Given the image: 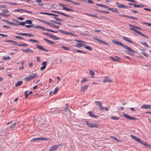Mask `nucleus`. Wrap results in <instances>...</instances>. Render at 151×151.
<instances>
[{
  "label": "nucleus",
  "instance_id": "nucleus-4",
  "mask_svg": "<svg viewBox=\"0 0 151 151\" xmlns=\"http://www.w3.org/2000/svg\"><path fill=\"white\" fill-rule=\"evenodd\" d=\"M37 76L36 73H32L30 75L25 78L24 80L26 81H29L35 78Z\"/></svg>",
  "mask_w": 151,
  "mask_h": 151
},
{
  "label": "nucleus",
  "instance_id": "nucleus-47",
  "mask_svg": "<svg viewBox=\"0 0 151 151\" xmlns=\"http://www.w3.org/2000/svg\"><path fill=\"white\" fill-rule=\"evenodd\" d=\"M88 81V80L87 78H83L82 81H81V82L82 83L85 82H86L87 81Z\"/></svg>",
  "mask_w": 151,
  "mask_h": 151
},
{
  "label": "nucleus",
  "instance_id": "nucleus-2",
  "mask_svg": "<svg viewBox=\"0 0 151 151\" xmlns=\"http://www.w3.org/2000/svg\"><path fill=\"white\" fill-rule=\"evenodd\" d=\"M130 137L132 139H134L135 141L145 145L146 147H147L148 144L146 142H144L143 141L141 140L140 139L132 135H130Z\"/></svg>",
  "mask_w": 151,
  "mask_h": 151
},
{
  "label": "nucleus",
  "instance_id": "nucleus-50",
  "mask_svg": "<svg viewBox=\"0 0 151 151\" xmlns=\"http://www.w3.org/2000/svg\"><path fill=\"white\" fill-rule=\"evenodd\" d=\"M2 11L4 13H8L9 11L7 9H1Z\"/></svg>",
  "mask_w": 151,
  "mask_h": 151
},
{
  "label": "nucleus",
  "instance_id": "nucleus-60",
  "mask_svg": "<svg viewBox=\"0 0 151 151\" xmlns=\"http://www.w3.org/2000/svg\"><path fill=\"white\" fill-rule=\"evenodd\" d=\"M0 35L3 37H6L8 36V35H6L4 34L1 33H0Z\"/></svg>",
  "mask_w": 151,
  "mask_h": 151
},
{
  "label": "nucleus",
  "instance_id": "nucleus-3",
  "mask_svg": "<svg viewBox=\"0 0 151 151\" xmlns=\"http://www.w3.org/2000/svg\"><path fill=\"white\" fill-rule=\"evenodd\" d=\"M129 26L131 27H129V28L130 29L132 30L135 32H136L137 33L141 35L142 36L145 37L147 39L149 38V37H148L145 35L144 34L142 33L139 31H137V30H136L135 29H134V26H133L130 24H129Z\"/></svg>",
  "mask_w": 151,
  "mask_h": 151
},
{
  "label": "nucleus",
  "instance_id": "nucleus-26",
  "mask_svg": "<svg viewBox=\"0 0 151 151\" xmlns=\"http://www.w3.org/2000/svg\"><path fill=\"white\" fill-rule=\"evenodd\" d=\"M63 9L67 11H70L72 12H74V10L73 9H70L65 7H63Z\"/></svg>",
  "mask_w": 151,
  "mask_h": 151
},
{
  "label": "nucleus",
  "instance_id": "nucleus-7",
  "mask_svg": "<svg viewBox=\"0 0 151 151\" xmlns=\"http://www.w3.org/2000/svg\"><path fill=\"white\" fill-rule=\"evenodd\" d=\"M86 124L90 127H98L97 125L95 123H93L92 122H89L87 121H86Z\"/></svg>",
  "mask_w": 151,
  "mask_h": 151
},
{
  "label": "nucleus",
  "instance_id": "nucleus-56",
  "mask_svg": "<svg viewBox=\"0 0 151 151\" xmlns=\"http://www.w3.org/2000/svg\"><path fill=\"white\" fill-rule=\"evenodd\" d=\"M46 67V66L45 65H43L40 68V69L41 70H43L45 69Z\"/></svg>",
  "mask_w": 151,
  "mask_h": 151
},
{
  "label": "nucleus",
  "instance_id": "nucleus-21",
  "mask_svg": "<svg viewBox=\"0 0 151 151\" xmlns=\"http://www.w3.org/2000/svg\"><path fill=\"white\" fill-rule=\"evenodd\" d=\"M116 4L118 5L117 6V7L119 8H128V7L127 6H124L123 4H119L118 2H116Z\"/></svg>",
  "mask_w": 151,
  "mask_h": 151
},
{
  "label": "nucleus",
  "instance_id": "nucleus-23",
  "mask_svg": "<svg viewBox=\"0 0 151 151\" xmlns=\"http://www.w3.org/2000/svg\"><path fill=\"white\" fill-rule=\"evenodd\" d=\"M151 108V106L150 105H143L141 107V108H144L145 109H150Z\"/></svg>",
  "mask_w": 151,
  "mask_h": 151
},
{
  "label": "nucleus",
  "instance_id": "nucleus-49",
  "mask_svg": "<svg viewBox=\"0 0 151 151\" xmlns=\"http://www.w3.org/2000/svg\"><path fill=\"white\" fill-rule=\"evenodd\" d=\"M47 15L50 16H58V15H56L54 14H52L51 13H48Z\"/></svg>",
  "mask_w": 151,
  "mask_h": 151
},
{
  "label": "nucleus",
  "instance_id": "nucleus-57",
  "mask_svg": "<svg viewBox=\"0 0 151 151\" xmlns=\"http://www.w3.org/2000/svg\"><path fill=\"white\" fill-rule=\"evenodd\" d=\"M28 91H26L24 92V94L25 95V99H27L28 97L29 94H27Z\"/></svg>",
  "mask_w": 151,
  "mask_h": 151
},
{
  "label": "nucleus",
  "instance_id": "nucleus-63",
  "mask_svg": "<svg viewBox=\"0 0 151 151\" xmlns=\"http://www.w3.org/2000/svg\"><path fill=\"white\" fill-rule=\"evenodd\" d=\"M66 35H71L72 36H74V35L73 34L68 32H67Z\"/></svg>",
  "mask_w": 151,
  "mask_h": 151
},
{
  "label": "nucleus",
  "instance_id": "nucleus-25",
  "mask_svg": "<svg viewBox=\"0 0 151 151\" xmlns=\"http://www.w3.org/2000/svg\"><path fill=\"white\" fill-rule=\"evenodd\" d=\"M23 81H18L15 84V86L16 87H18L21 85L22 84Z\"/></svg>",
  "mask_w": 151,
  "mask_h": 151
},
{
  "label": "nucleus",
  "instance_id": "nucleus-24",
  "mask_svg": "<svg viewBox=\"0 0 151 151\" xmlns=\"http://www.w3.org/2000/svg\"><path fill=\"white\" fill-rule=\"evenodd\" d=\"M40 29H41L42 30H46V31H47L50 32H54V31L53 30H51V29H46L44 27H42L41 26H40Z\"/></svg>",
  "mask_w": 151,
  "mask_h": 151
},
{
  "label": "nucleus",
  "instance_id": "nucleus-20",
  "mask_svg": "<svg viewBox=\"0 0 151 151\" xmlns=\"http://www.w3.org/2000/svg\"><path fill=\"white\" fill-rule=\"evenodd\" d=\"M129 4L131 5H133L134 7H143L145 6L144 5H142V4L136 5L131 3H129Z\"/></svg>",
  "mask_w": 151,
  "mask_h": 151
},
{
  "label": "nucleus",
  "instance_id": "nucleus-44",
  "mask_svg": "<svg viewBox=\"0 0 151 151\" xmlns=\"http://www.w3.org/2000/svg\"><path fill=\"white\" fill-rule=\"evenodd\" d=\"M51 37L52 39H53L54 40H59V38L57 37H56L54 35H52Z\"/></svg>",
  "mask_w": 151,
  "mask_h": 151
},
{
  "label": "nucleus",
  "instance_id": "nucleus-17",
  "mask_svg": "<svg viewBox=\"0 0 151 151\" xmlns=\"http://www.w3.org/2000/svg\"><path fill=\"white\" fill-rule=\"evenodd\" d=\"M103 82L104 83L107 82H112V81L109 77L106 76L104 77V79L103 80Z\"/></svg>",
  "mask_w": 151,
  "mask_h": 151
},
{
  "label": "nucleus",
  "instance_id": "nucleus-10",
  "mask_svg": "<svg viewBox=\"0 0 151 151\" xmlns=\"http://www.w3.org/2000/svg\"><path fill=\"white\" fill-rule=\"evenodd\" d=\"M43 22L45 24H47L49 26L53 27H55L57 29H58L59 28V26L55 25L54 24H53L51 23H50L45 21H43Z\"/></svg>",
  "mask_w": 151,
  "mask_h": 151
},
{
  "label": "nucleus",
  "instance_id": "nucleus-30",
  "mask_svg": "<svg viewBox=\"0 0 151 151\" xmlns=\"http://www.w3.org/2000/svg\"><path fill=\"white\" fill-rule=\"evenodd\" d=\"M43 39L45 41L47 42H48L50 44H54L55 43V42L52 41H51L50 40H48L47 39L45 38H43Z\"/></svg>",
  "mask_w": 151,
  "mask_h": 151
},
{
  "label": "nucleus",
  "instance_id": "nucleus-33",
  "mask_svg": "<svg viewBox=\"0 0 151 151\" xmlns=\"http://www.w3.org/2000/svg\"><path fill=\"white\" fill-rule=\"evenodd\" d=\"M88 114H89V116H91V117H94V118H96V116L94 115H93V114H92V112H91V111H89L88 112Z\"/></svg>",
  "mask_w": 151,
  "mask_h": 151
},
{
  "label": "nucleus",
  "instance_id": "nucleus-42",
  "mask_svg": "<svg viewBox=\"0 0 151 151\" xmlns=\"http://www.w3.org/2000/svg\"><path fill=\"white\" fill-rule=\"evenodd\" d=\"M29 41L33 43H38V42L37 40H35L33 39H30L29 40Z\"/></svg>",
  "mask_w": 151,
  "mask_h": 151
},
{
  "label": "nucleus",
  "instance_id": "nucleus-6",
  "mask_svg": "<svg viewBox=\"0 0 151 151\" xmlns=\"http://www.w3.org/2000/svg\"><path fill=\"white\" fill-rule=\"evenodd\" d=\"M124 47L127 49L129 53L128 54H129L133 55L135 53V51L130 48L129 47L125 45Z\"/></svg>",
  "mask_w": 151,
  "mask_h": 151
},
{
  "label": "nucleus",
  "instance_id": "nucleus-32",
  "mask_svg": "<svg viewBox=\"0 0 151 151\" xmlns=\"http://www.w3.org/2000/svg\"><path fill=\"white\" fill-rule=\"evenodd\" d=\"M16 127V123H13L10 125V127L11 129L14 128Z\"/></svg>",
  "mask_w": 151,
  "mask_h": 151
},
{
  "label": "nucleus",
  "instance_id": "nucleus-8",
  "mask_svg": "<svg viewBox=\"0 0 151 151\" xmlns=\"http://www.w3.org/2000/svg\"><path fill=\"white\" fill-rule=\"evenodd\" d=\"M52 12H54L55 13H56L58 14H59L61 15H62L63 16H65L66 17H70V15H68L62 12H61L60 11H54V10H51V11Z\"/></svg>",
  "mask_w": 151,
  "mask_h": 151
},
{
  "label": "nucleus",
  "instance_id": "nucleus-29",
  "mask_svg": "<svg viewBox=\"0 0 151 151\" xmlns=\"http://www.w3.org/2000/svg\"><path fill=\"white\" fill-rule=\"evenodd\" d=\"M108 10L114 12H118V9L116 8H110L108 9Z\"/></svg>",
  "mask_w": 151,
  "mask_h": 151
},
{
  "label": "nucleus",
  "instance_id": "nucleus-61",
  "mask_svg": "<svg viewBox=\"0 0 151 151\" xmlns=\"http://www.w3.org/2000/svg\"><path fill=\"white\" fill-rule=\"evenodd\" d=\"M142 54L144 56H146V57H148V55L146 52H143L142 53Z\"/></svg>",
  "mask_w": 151,
  "mask_h": 151
},
{
  "label": "nucleus",
  "instance_id": "nucleus-39",
  "mask_svg": "<svg viewBox=\"0 0 151 151\" xmlns=\"http://www.w3.org/2000/svg\"><path fill=\"white\" fill-rule=\"evenodd\" d=\"M111 118L113 120H118L119 119V117L116 116H112L111 117Z\"/></svg>",
  "mask_w": 151,
  "mask_h": 151
},
{
  "label": "nucleus",
  "instance_id": "nucleus-31",
  "mask_svg": "<svg viewBox=\"0 0 151 151\" xmlns=\"http://www.w3.org/2000/svg\"><path fill=\"white\" fill-rule=\"evenodd\" d=\"M140 43L144 46H145L146 47L148 48L149 47V46L148 45L147 42H141Z\"/></svg>",
  "mask_w": 151,
  "mask_h": 151
},
{
  "label": "nucleus",
  "instance_id": "nucleus-48",
  "mask_svg": "<svg viewBox=\"0 0 151 151\" xmlns=\"http://www.w3.org/2000/svg\"><path fill=\"white\" fill-rule=\"evenodd\" d=\"M32 22L30 20H27L25 22V23L28 24H31L32 23Z\"/></svg>",
  "mask_w": 151,
  "mask_h": 151
},
{
  "label": "nucleus",
  "instance_id": "nucleus-43",
  "mask_svg": "<svg viewBox=\"0 0 151 151\" xmlns=\"http://www.w3.org/2000/svg\"><path fill=\"white\" fill-rule=\"evenodd\" d=\"M126 17L129 18L130 19H134L136 20H138V18H136V17H131V16H126Z\"/></svg>",
  "mask_w": 151,
  "mask_h": 151
},
{
  "label": "nucleus",
  "instance_id": "nucleus-40",
  "mask_svg": "<svg viewBox=\"0 0 151 151\" xmlns=\"http://www.w3.org/2000/svg\"><path fill=\"white\" fill-rule=\"evenodd\" d=\"M61 47L65 50H70L68 47L64 46H61Z\"/></svg>",
  "mask_w": 151,
  "mask_h": 151
},
{
  "label": "nucleus",
  "instance_id": "nucleus-1",
  "mask_svg": "<svg viewBox=\"0 0 151 151\" xmlns=\"http://www.w3.org/2000/svg\"><path fill=\"white\" fill-rule=\"evenodd\" d=\"M130 137L132 139H134L135 141L145 145L146 147H147L148 144L146 142H144L143 141L141 140L140 139L132 135H130Z\"/></svg>",
  "mask_w": 151,
  "mask_h": 151
},
{
  "label": "nucleus",
  "instance_id": "nucleus-35",
  "mask_svg": "<svg viewBox=\"0 0 151 151\" xmlns=\"http://www.w3.org/2000/svg\"><path fill=\"white\" fill-rule=\"evenodd\" d=\"M18 45L19 46H22L24 47H27L28 46V45L26 43H24V44H19Z\"/></svg>",
  "mask_w": 151,
  "mask_h": 151
},
{
  "label": "nucleus",
  "instance_id": "nucleus-53",
  "mask_svg": "<svg viewBox=\"0 0 151 151\" xmlns=\"http://www.w3.org/2000/svg\"><path fill=\"white\" fill-rule=\"evenodd\" d=\"M18 22L19 23V25H22V26H24L25 25V22H19H19Z\"/></svg>",
  "mask_w": 151,
  "mask_h": 151
},
{
  "label": "nucleus",
  "instance_id": "nucleus-15",
  "mask_svg": "<svg viewBox=\"0 0 151 151\" xmlns=\"http://www.w3.org/2000/svg\"><path fill=\"white\" fill-rule=\"evenodd\" d=\"M36 46H37V47L39 49L41 50H43L44 51L46 52H48V50L47 49H45L41 45H40L39 44H37Z\"/></svg>",
  "mask_w": 151,
  "mask_h": 151
},
{
  "label": "nucleus",
  "instance_id": "nucleus-12",
  "mask_svg": "<svg viewBox=\"0 0 151 151\" xmlns=\"http://www.w3.org/2000/svg\"><path fill=\"white\" fill-rule=\"evenodd\" d=\"M59 146V145H55L52 146L50 147V149L48 151H54L55 150H57Z\"/></svg>",
  "mask_w": 151,
  "mask_h": 151
},
{
  "label": "nucleus",
  "instance_id": "nucleus-9",
  "mask_svg": "<svg viewBox=\"0 0 151 151\" xmlns=\"http://www.w3.org/2000/svg\"><path fill=\"white\" fill-rule=\"evenodd\" d=\"M93 39L94 40H96L98 42L100 43H102V44H104V45H109V44L106 42H105V41H103L97 38H93Z\"/></svg>",
  "mask_w": 151,
  "mask_h": 151
},
{
  "label": "nucleus",
  "instance_id": "nucleus-22",
  "mask_svg": "<svg viewBox=\"0 0 151 151\" xmlns=\"http://www.w3.org/2000/svg\"><path fill=\"white\" fill-rule=\"evenodd\" d=\"M88 85H85L81 87V91L83 92L88 87Z\"/></svg>",
  "mask_w": 151,
  "mask_h": 151
},
{
  "label": "nucleus",
  "instance_id": "nucleus-16",
  "mask_svg": "<svg viewBox=\"0 0 151 151\" xmlns=\"http://www.w3.org/2000/svg\"><path fill=\"white\" fill-rule=\"evenodd\" d=\"M122 38L125 41L131 43H135L134 42L132 41L131 40L129 39V38L127 37H123Z\"/></svg>",
  "mask_w": 151,
  "mask_h": 151
},
{
  "label": "nucleus",
  "instance_id": "nucleus-41",
  "mask_svg": "<svg viewBox=\"0 0 151 151\" xmlns=\"http://www.w3.org/2000/svg\"><path fill=\"white\" fill-rule=\"evenodd\" d=\"M3 58L5 60H8L10 59V57L9 56H3Z\"/></svg>",
  "mask_w": 151,
  "mask_h": 151
},
{
  "label": "nucleus",
  "instance_id": "nucleus-28",
  "mask_svg": "<svg viewBox=\"0 0 151 151\" xmlns=\"http://www.w3.org/2000/svg\"><path fill=\"white\" fill-rule=\"evenodd\" d=\"M84 47L89 51H92L93 50L92 48L90 46L84 45Z\"/></svg>",
  "mask_w": 151,
  "mask_h": 151
},
{
  "label": "nucleus",
  "instance_id": "nucleus-36",
  "mask_svg": "<svg viewBox=\"0 0 151 151\" xmlns=\"http://www.w3.org/2000/svg\"><path fill=\"white\" fill-rule=\"evenodd\" d=\"M89 73L91 76H94L95 74L94 72L91 70H89Z\"/></svg>",
  "mask_w": 151,
  "mask_h": 151
},
{
  "label": "nucleus",
  "instance_id": "nucleus-46",
  "mask_svg": "<svg viewBox=\"0 0 151 151\" xmlns=\"http://www.w3.org/2000/svg\"><path fill=\"white\" fill-rule=\"evenodd\" d=\"M116 57L117 58H118L119 60L116 59L114 57H112V56L110 57V58H111L112 60H114V61H119V60L120 59V58H119L118 57H116Z\"/></svg>",
  "mask_w": 151,
  "mask_h": 151
},
{
  "label": "nucleus",
  "instance_id": "nucleus-19",
  "mask_svg": "<svg viewBox=\"0 0 151 151\" xmlns=\"http://www.w3.org/2000/svg\"><path fill=\"white\" fill-rule=\"evenodd\" d=\"M72 51H73V52H79L80 53H83V54L86 53L85 52L83 51L78 50H76V49H72Z\"/></svg>",
  "mask_w": 151,
  "mask_h": 151
},
{
  "label": "nucleus",
  "instance_id": "nucleus-51",
  "mask_svg": "<svg viewBox=\"0 0 151 151\" xmlns=\"http://www.w3.org/2000/svg\"><path fill=\"white\" fill-rule=\"evenodd\" d=\"M59 88H58L57 87H56L53 93L55 94L58 91V90Z\"/></svg>",
  "mask_w": 151,
  "mask_h": 151
},
{
  "label": "nucleus",
  "instance_id": "nucleus-13",
  "mask_svg": "<svg viewBox=\"0 0 151 151\" xmlns=\"http://www.w3.org/2000/svg\"><path fill=\"white\" fill-rule=\"evenodd\" d=\"M112 42L113 43L116 44L117 45L121 46L124 47V46H125V45H124L121 42L119 41H118L116 40H114V41H113Z\"/></svg>",
  "mask_w": 151,
  "mask_h": 151
},
{
  "label": "nucleus",
  "instance_id": "nucleus-64",
  "mask_svg": "<svg viewBox=\"0 0 151 151\" xmlns=\"http://www.w3.org/2000/svg\"><path fill=\"white\" fill-rule=\"evenodd\" d=\"M10 24H11V25H13L14 26H17L18 25V24H17L15 23H12V22H10Z\"/></svg>",
  "mask_w": 151,
  "mask_h": 151
},
{
  "label": "nucleus",
  "instance_id": "nucleus-18",
  "mask_svg": "<svg viewBox=\"0 0 151 151\" xmlns=\"http://www.w3.org/2000/svg\"><path fill=\"white\" fill-rule=\"evenodd\" d=\"M22 50L24 52H30L31 53H33V51L30 48H27L26 49H23Z\"/></svg>",
  "mask_w": 151,
  "mask_h": 151
},
{
  "label": "nucleus",
  "instance_id": "nucleus-45",
  "mask_svg": "<svg viewBox=\"0 0 151 151\" xmlns=\"http://www.w3.org/2000/svg\"><path fill=\"white\" fill-rule=\"evenodd\" d=\"M10 14H4V13H2L0 12V15L2 16H3L5 17L9 16H10Z\"/></svg>",
  "mask_w": 151,
  "mask_h": 151
},
{
  "label": "nucleus",
  "instance_id": "nucleus-27",
  "mask_svg": "<svg viewBox=\"0 0 151 151\" xmlns=\"http://www.w3.org/2000/svg\"><path fill=\"white\" fill-rule=\"evenodd\" d=\"M36 2L38 3V4H37V5L38 6H42L44 5V4L42 3L41 0H36Z\"/></svg>",
  "mask_w": 151,
  "mask_h": 151
},
{
  "label": "nucleus",
  "instance_id": "nucleus-62",
  "mask_svg": "<svg viewBox=\"0 0 151 151\" xmlns=\"http://www.w3.org/2000/svg\"><path fill=\"white\" fill-rule=\"evenodd\" d=\"M9 4L11 5H17V4L14 3L13 2H10L9 3Z\"/></svg>",
  "mask_w": 151,
  "mask_h": 151
},
{
  "label": "nucleus",
  "instance_id": "nucleus-5",
  "mask_svg": "<svg viewBox=\"0 0 151 151\" xmlns=\"http://www.w3.org/2000/svg\"><path fill=\"white\" fill-rule=\"evenodd\" d=\"M75 41H77L78 42V43L76 44L75 45V47H84L85 45L84 43L85 42L83 41H81L80 40H75Z\"/></svg>",
  "mask_w": 151,
  "mask_h": 151
},
{
  "label": "nucleus",
  "instance_id": "nucleus-11",
  "mask_svg": "<svg viewBox=\"0 0 151 151\" xmlns=\"http://www.w3.org/2000/svg\"><path fill=\"white\" fill-rule=\"evenodd\" d=\"M123 116H124L125 118H127L128 119H129L131 120H133L134 119H136V118L132 117L129 116V115L124 113L123 114Z\"/></svg>",
  "mask_w": 151,
  "mask_h": 151
},
{
  "label": "nucleus",
  "instance_id": "nucleus-38",
  "mask_svg": "<svg viewBox=\"0 0 151 151\" xmlns=\"http://www.w3.org/2000/svg\"><path fill=\"white\" fill-rule=\"evenodd\" d=\"M95 103L96 104L99 106L102 104V103L101 102L99 101H95Z\"/></svg>",
  "mask_w": 151,
  "mask_h": 151
},
{
  "label": "nucleus",
  "instance_id": "nucleus-34",
  "mask_svg": "<svg viewBox=\"0 0 151 151\" xmlns=\"http://www.w3.org/2000/svg\"><path fill=\"white\" fill-rule=\"evenodd\" d=\"M86 14L88 15V16H91V17H95V18H99V17L97 16L96 14H93V15H91V14H87V13H86L85 14Z\"/></svg>",
  "mask_w": 151,
  "mask_h": 151
},
{
  "label": "nucleus",
  "instance_id": "nucleus-52",
  "mask_svg": "<svg viewBox=\"0 0 151 151\" xmlns=\"http://www.w3.org/2000/svg\"><path fill=\"white\" fill-rule=\"evenodd\" d=\"M134 28L135 29H136L140 30H142V28L137 26H134Z\"/></svg>",
  "mask_w": 151,
  "mask_h": 151
},
{
  "label": "nucleus",
  "instance_id": "nucleus-54",
  "mask_svg": "<svg viewBox=\"0 0 151 151\" xmlns=\"http://www.w3.org/2000/svg\"><path fill=\"white\" fill-rule=\"evenodd\" d=\"M142 23L151 27V23L143 22Z\"/></svg>",
  "mask_w": 151,
  "mask_h": 151
},
{
  "label": "nucleus",
  "instance_id": "nucleus-58",
  "mask_svg": "<svg viewBox=\"0 0 151 151\" xmlns=\"http://www.w3.org/2000/svg\"><path fill=\"white\" fill-rule=\"evenodd\" d=\"M23 11L25 12H26L27 13H28L31 14L32 13V11H29L27 10H24Z\"/></svg>",
  "mask_w": 151,
  "mask_h": 151
},
{
  "label": "nucleus",
  "instance_id": "nucleus-55",
  "mask_svg": "<svg viewBox=\"0 0 151 151\" xmlns=\"http://www.w3.org/2000/svg\"><path fill=\"white\" fill-rule=\"evenodd\" d=\"M15 37L19 39L22 40H24V38L23 37H21L18 36H15Z\"/></svg>",
  "mask_w": 151,
  "mask_h": 151
},
{
  "label": "nucleus",
  "instance_id": "nucleus-59",
  "mask_svg": "<svg viewBox=\"0 0 151 151\" xmlns=\"http://www.w3.org/2000/svg\"><path fill=\"white\" fill-rule=\"evenodd\" d=\"M2 21L3 22L7 23V24H10V22L9 21H8L6 19H3L2 20Z\"/></svg>",
  "mask_w": 151,
  "mask_h": 151
},
{
  "label": "nucleus",
  "instance_id": "nucleus-37",
  "mask_svg": "<svg viewBox=\"0 0 151 151\" xmlns=\"http://www.w3.org/2000/svg\"><path fill=\"white\" fill-rule=\"evenodd\" d=\"M15 33L19 35H21L24 36H27V33H18L17 32H16Z\"/></svg>",
  "mask_w": 151,
  "mask_h": 151
},
{
  "label": "nucleus",
  "instance_id": "nucleus-14",
  "mask_svg": "<svg viewBox=\"0 0 151 151\" xmlns=\"http://www.w3.org/2000/svg\"><path fill=\"white\" fill-rule=\"evenodd\" d=\"M48 139V138H36L33 139L31 141V142L33 141H36L39 140H47Z\"/></svg>",
  "mask_w": 151,
  "mask_h": 151
}]
</instances>
